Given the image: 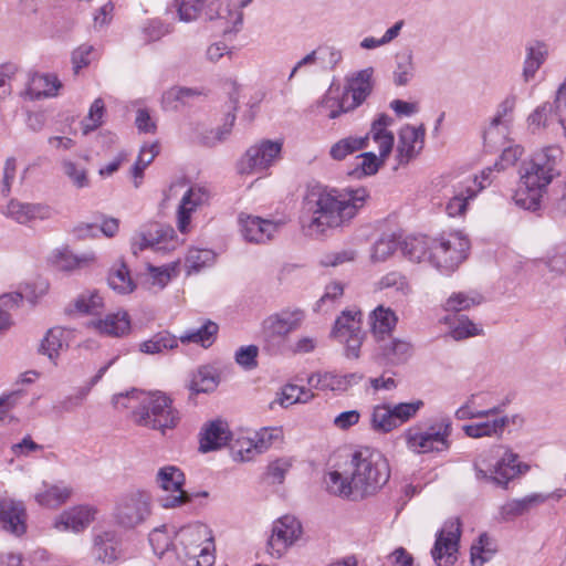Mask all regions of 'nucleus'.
<instances>
[{"label": "nucleus", "mask_w": 566, "mask_h": 566, "mask_svg": "<svg viewBox=\"0 0 566 566\" xmlns=\"http://www.w3.org/2000/svg\"><path fill=\"white\" fill-rule=\"evenodd\" d=\"M369 195L365 188L338 191L316 185L308 188L303 205L301 224L308 237H319L327 229L349 222L364 207Z\"/></svg>", "instance_id": "f257e3e1"}, {"label": "nucleus", "mask_w": 566, "mask_h": 566, "mask_svg": "<svg viewBox=\"0 0 566 566\" xmlns=\"http://www.w3.org/2000/svg\"><path fill=\"white\" fill-rule=\"evenodd\" d=\"M562 149L556 146L546 147L536 153L521 170V182L515 195V202L524 209L539 208L543 195L553 179L559 176L558 165Z\"/></svg>", "instance_id": "f03ea898"}, {"label": "nucleus", "mask_w": 566, "mask_h": 566, "mask_svg": "<svg viewBox=\"0 0 566 566\" xmlns=\"http://www.w3.org/2000/svg\"><path fill=\"white\" fill-rule=\"evenodd\" d=\"M116 408L132 409L133 421L142 427L165 432L172 429L179 421L178 411L171 400L161 392H144L132 390L113 397Z\"/></svg>", "instance_id": "7ed1b4c3"}, {"label": "nucleus", "mask_w": 566, "mask_h": 566, "mask_svg": "<svg viewBox=\"0 0 566 566\" xmlns=\"http://www.w3.org/2000/svg\"><path fill=\"white\" fill-rule=\"evenodd\" d=\"M502 448L496 447L489 453L479 454L473 462V469L478 481L492 483L506 490L510 482L530 471V465L521 462L520 455L506 447L503 454L495 462H491V453Z\"/></svg>", "instance_id": "20e7f679"}, {"label": "nucleus", "mask_w": 566, "mask_h": 566, "mask_svg": "<svg viewBox=\"0 0 566 566\" xmlns=\"http://www.w3.org/2000/svg\"><path fill=\"white\" fill-rule=\"evenodd\" d=\"M350 463L356 495L360 497L374 494L389 480L387 459L379 451L363 448L353 454Z\"/></svg>", "instance_id": "39448f33"}, {"label": "nucleus", "mask_w": 566, "mask_h": 566, "mask_svg": "<svg viewBox=\"0 0 566 566\" xmlns=\"http://www.w3.org/2000/svg\"><path fill=\"white\" fill-rule=\"evenodd\" d=\"M151 515V497L142 490H132L119 495L113 510L114 523L124 530H134Z\"/></svg>", "instance_id": "423d86ee"}, {"label": "nucleus", "mask_w": 566, "mask_h": 566, "mask_svg": "<svg viewBox=\"0 0 566 566\" xmlns=\"http://www.w3.org/2000/svg\"><path fill=\"white\" fill-rule=\"evenodd\" d=\"M469 248L470 242L464 234L449 233L430 241L428 262L441 272H452L465 260Z\"/></svg>", "instance_id": "0eeeda50"}, {"label": "nucleus", "mask_w": 566, "mask_h": 566, "mask_svg": "<svg viewBox=\"0 0 566 566\" xmlns=\"http://www.w3.org/2000/svg\"><path fill=\"white\" fill-rule=\"evenodd\" d=\"M452 424L449 418H442L431 424L427 430L412 427L406 433L408 449L415 453L443 452L450 448L449 437Z\"/></svg>", "instance_id": "6e6552de"}, {"label": "nucleus", "mask_w": 566, "mask_h": 566, "mask_svg": "<svg viewBox=\"0 0 566 566\" xmlns=\"http://www.w3.org/2000/svg\"><path fill=\"white\" fill-rule=\"evenodd\" d=\"M282 147V142L270 139L250 146L238 163V172L253 175L265 171L280 158Z\"/></svg>", "instance_id": "1a4fd4ad"}, {"label": "nucleus", "mask_w": 566, "mask_h": 566, "mask_svg": "<svg viewBox=\"0 0 566 566\" xmlns=\"http://www.w3.org/2000/svg\"><path fill=\"white\" fill-rule=\"evenodd\" d=\"M532 127L552 128L562 130L566 136V77L556 92L554 103H544L528 116Z\"/></svg>", "instance_id": "9d476101"}, {"label": "nucleus", "mask_w": 566, "mask_h": 566, "mask_svg": "<svg viewBox=\"0 0 566 566\" xmlns=\"http://www.w3.org/2000/svg\"><path fill=\"white\" fill-rule=\"evenodd\" d=\"M185 480L184 472L175 465H166L158 470L156 483L164 493L158 499L163 507L174 509L190 502L191 496L182 489Z\"/></svg>", "instance_id": "9b49d317"}, {"label": "nucleus", "mask_w": 566, "mask_h": 566, "mask_svg": "<svg viewBox=\"0 0 566 566\" xmlns=\"http://www.w3.org/2000/svg\"><path fill=\"white\" fill-rule=\"evenodd\" d=\"M303 535L301 522L293 515H284L274 521L266 552L274 558H281Z\"/></svg>", "instance_id": "f8f14e48"}, {"label": "nucleus", "mask_w": 566, "mask_h": 566, "mask_svg": "<svg viewBox=\"0 0 566 566\" xmlns=\"http://www.w3.org/2000/svg\"><path fill=\"white\" fill-rule=\"evenodd\" d=\"M332 335L345 345L348 358H358L364 339L361 329V312L344 311L336 319Z\"/></svg>", "instance_id": "ddd939ff"}, {"label": "nucleus", "mask_w": 566, "mask_h": 566, "mask_svg": "<svg viewBox=\"0 0 566 566\" xmlns=\"http://www.w3.org/2000/svg\"><path fill=\"white\" fill-rule=\"evenodd\" d=\"M461 537V522L458 517L444 522L436 535L431 556L437 566H452L457 562Z\"/></svg>", "instance_id": "4468645a"}, {"label": "nucleus", "mask_w": 566, "mask_h": 566, "mask_svg": "<svg viewBox=\"0 0 566 566\" xmlns=\"http://www.w3.org/2000/svg\"><path fill=\"white\" fill-rule=\"evenodd\" d=\"M374 69L367 67L355 73L348 78L347 86L339 103V109L332 111L329 118H336L342 113H346L358 107L365 102L373 91Z\"/></svg>", "instance_id": "2eb2a0df"}, {"label": "nucleus", "mask_w": 566, "mask_h": 566, "mask_svg": "<svg viewBox=\"0 0 566 566\" xmlns=\"http://www.w3.org/2000/svg\"><path fill=\"white\" fill-rule=\"evenodd\" d=\"M304 317V312L300 308H285L268 316L262 323L265 342L269 344L283 342L290 333L301 326Z\"/></svg>", "instance_id": "dca6fc26"}, {"label": "nucleus", "mask_w": 566, "mask_h": 566, "mask_svg": "<svg viewBox=\"0 0 566 566\" xmlns=\"http://www.w3.org/2000/svg\"><path fill=\"white\" fill-rule=\"evenodd\" d=\"M238 221L244 240L256 244L271 241L283 226L282 221H272L247 213H240Z\"/></svg>", "instance_id": "f3484780"}, {"label": "nucleus", "mask_w": 566, "mask_h": 566, "mask_svg": "<svg viewBox=\"0 0 566 566\" xmlns=\"http://www.w3.org/2000/svg\"><path fill=\"white\" fill-rule=\"evenodd\" d=\"M176 539L188 557H197L202 546L214 548L211 531L202 523H193L181 527L176 534Z\"/></svg>", "instance_id": "a211bd4d"}, {"label": "nucleus", "mask_w": 566, "mask_h": 566, "mask_svg": "<svg viewBox=\"0 0 566 566\" xmlns=\"http://www.w3.org/2000/svg\"><path fill=\"white\" fill-rule=\"evenodd\" d=\"M426 127L405 125L399 132L396 159L398 165H407L415 159L423 148Z\"/></svg>", "instance_id": "6ab92c4d"}, {"label": "nucleus", "mask_w": 566, "mask_h": 566, "mask_svg": "<svg viewBox=\"0 0 566 566\" xmlns=\"http://www.w3.org/2000/svg\"><path fill=\"white\" fill-rule=\"evenodd\" d=\"M210 199V192L201 186H192L182 196L178 212L177 227L181 233H187L191 220V213L206 205Z\"/></svg>", "instance_id": "aec40b11"}, {"label": "nucleus", "mask_w": 566, "mask_h": 566, "mask_svg": "<svg viewBox=\"0 0 566 566\" xmlns=\"http://www.w3.org/2000/svg\"><path fill=\"white\" fill-rule=\"evenodd\" d=\"M282 439L281 428H262L255 433L254 439L242 442L241 448L237 450V455L241 461H250L255 454L263 453L275 442H281Z\"/></svg>", "instance_id": "412c9836"}, {"label": "nucleus", "mask_w": 566, "mask_h": 566, "mask_svg": "<svg viewBox=\"0 0 566 566\" xmlns=\"http://www.w3.org/2000/svg\"><path fill=\"white\" fill-rule=\"evenodd\" d=\"M363 379L356 373L339 375L335 371H316L307 377L310 387L318 390L345 391Z\"/></svg>", "instance_id": "4be33fe9"}, {"label": "nucleus", "mask_w": 566, "mask_h": 566, "mask_svg": "<svg viewBox=\"0 0 566 566\" xmlns=\"http://www.w3.org/2000/svg\"><path fill=\"white\" fill-rule=\"evenodd\" d=\"M52 208L44 203L22 202L11 199L7 206V214L21 224L33 220H45L52 217Z\"/></svg>", "instance_id": "5701e85b"}, {"label": "nucleus", "mask_w": 566, "mask_h": 566, "mask_svg": "<svg viewBox=\"0 0 566 566\" xmlns=\"http://www.w3.org/2000/svg\"><path fill=\"white\" fill-rule=\"evenodd\" d=\"M87 326L101 335L123 337L130 332V318L127 312L118 311L105 315L104 318L92 319Z\"/></svg>", "instance_id": "b1692460"}, {"label": "nucleus", "mask_w": 566, "mask_h": 566, "mask_svg": "<svg viewBox=\"0 0 566 566\" xmlns=\"http://www.w3.org/2000/svg\"><path fill=\"white\" fill-rule=\"evenodd\" d=\"M25 518V507L21 502L0 500V523L3 530L18 536L22 535L27 528Z\"/></svg>", "instance_id": "393cba45"}, {"label": "nucleus", "mask_w": 566, "mask_h": 566, "mask_svg": "<svg viewBox=\"0 0 566 566\" xmlns=\"http://www.w3.org/2000/svg\"><path fill=\"white\" fill-rule=\"evenodd\" d=\"M96 510L87 505L74 506L63 512L55 522L60 531L81 532L95 518Z\"/></svg>", "instance_id": "a878e982"}, {"label": "nucleus", "mask_w": 566, "mask_h": 566, "mask_svg": "<svg viewBox=\"0 0 566 566\" xmlns=\"http://www.w3.org/2000/svg\"><path fill=\"white\" fill-rule=\"evenodd\" d=\"M231 439V431L226 421L216 419L208 422L201 431L200 450L209 452L224 447Z\"/></svg>", "instance_id": "bb28decb"}, {"label": "nucleus", "mask_w": 566, "mask_h": 566, "mask_svg": "<svg viewBox=\"0 0 566 566\" xmlns=\"http://www.w3.org/2000/svg\"><path fill=\"white\" fill-rule=\"evenodd\" d=\"M515 417L501 416L493 420L481 421L476 423L465 424L462 430L467 437L472 439L480 438H501L505 428L514 422Z\"/></svg>", "instance_id": "cd10ccee"}, {"label": "nucleus", "mask_w": 566, "mask_h": 566, "mask_svg": "<svg viewBox=\"0 0 566 566\" xmlns=\"http://www.w3.org/2000/svg\"><path fill=\"white\" fill-rule=\"evenodd\" d=\"M252 1L253 0H238V3L233 8L226 6L224 8L218 9L214 8L216 3L211 2L205 14L209 20H213L214 18L224 20L226 33L237 31L238 27L241 25L243 21V13L241 10Z\"/></svg>", "instance_id": "c85d7f7f"}, {"label": "nucleus", "mask_w": 566, "mask_h": 566, "mask_svg": "<svg viewBox=\"0 0 566 566\" xmlns=\"http://www.w3.org/2000/svg\"><path fill=\"white\" fill-rule=\"evenodd\" d=\"M392 118L387 114H380L371 124L369 133L366 135L371 138L379 148L380 156L388 158L394 147V134L388 130L392 124Z\"/></svg>", "instance_id": "c756f323"}, {"label": "nucleus", "mask_w": 566, "mask_h": 566, "mask_svg": "<svg viewBox=\"0 0 566 566\" xmlns=\"http://www.w3.org/2000/svg\"><path fill=\"white\" fill-rule=\"evenodd\" d=\"M43 486L44 490L34 495L35 502L43 507L56 509L66 503L73 494V489L63 482L56 484L44 483Z\"/></svg>", "instance_id": "7c9ffc66"}, {"label": "nucleus", "mask_w": 566, "mask_h": 566, "mask_svg": "<svg viewBox=\"0 0 566 566\" xmlns=\"http://www.w3.org/2000/svg\"><path fill=\"white\" fill-rule=\"evenodd\" d=\"M202 96H206L202 87L172 86L163 94L161 104L166 109L176 111Z\"/></svg>", "instance_id": "2f4dec72"}, {"label": "nucleus", "mask_w": 566, "mask_h": 566, "mask_svg": "<svg viewBox=\"0 0 566 566\" xmlns=\"http://www.w3.org/2000/svg\"><path fill=\"white\" fill-rule=\"evenodd\" d=\"M548 495L534 493L523 499L512 500L500 507L499 514L502 521H510L528 512L531 507L544 503Z\"/></svg>", "instance_id": "473e14b6"}, {"label": "nucleus", "mask_w": 566, "mask_h": 566, "mask_svg": "<svg viewBox=\"0 0 566 566\" xmlns=\"http://www.w3.org/2000/svg\"><path fill=\"white\" fill-rule=\"evenodd\" d=\"M120 542L113 531H105L96 535L94 541V553L103 563L116 560L120 553Z\"/></svg>", "instance_id": "72a5a7b5"}, {"label": "nucleus", "mask_w": 566, "mask_h": 566, "mask_svg": "<svg viewBox=\"0 0 566 566\" xmlns=\"http://www.w3.org/2000/svg\"><path fill=\"white\" fill-rule=\"evenodd\" d=\"M67 346V333L61 327H54L48 331L41 340L39 352L49 357L56 365L60 352Z\"/></svg>", "instance_id": "f704fd0d"}, {"label": "nucleus", "mask_w": 566, "mask_h": 566, "mask_svg": "<svg viewBox=\"0 0 566 566\" xmlns=\"http://www.w3.org/2000/svg\"><path fill=\"white\" fill-rule=\"evenodd\" d=\"M218 331V325L208 319L199 328L187 331L179 337V340L182 344L195 343L207 348L214 343Z\"/></svg>", "instance_id": "c9c22d12"}, {"label": "nucleus", "mask_w": 566, "mask_h": 566, "mask_svg": "<svg viewBox=\"0 0 566 566\" xmlns=\"http://www.w3.org/2000/svg\"><path fill=\"white\" fill-rule=\"evenodd\" d=\"M397 323L396 314L384 306H378L370 314L371 332L378 339H384Z\"/></svg>", "instance_id": "e433bc0d"}, {"label": "nucleus", "mask_w": 566, "mask_h": 566, "mask_svg": "<svg viewBox=\"0 0 566 566\" xmlns=\"http://www.w3.org/2000/svg\"><path fill=\"white\" fill-rule=\"evenodd\" d=\"M381 355L391 365L405 364L412 355V345L403 339H391L380 346Z\"/></svg>", "instance_id": "4c0bfd02"}, {"label": "nucleus", "mask_w": 566, "mask_h": 566, "mask_svg": "<svg viewBox=\"0 0 566 566\" xmlns=\"http://www.w3.org/2000/svg\"><path fill=\"white\" fill-rule=\"evenodd\" d=\"M327 491L334 495L342 497H360L356 495L353 476H344L338 471L329 472L325 479Z\"/></svg>", "instance_id": "58836bf2"}, {"label": "nucleus", "mask_w": 566, "mask_h": 566, "mask_svg": "<svg viewBox=\"0 0 566 566\" xmlns=\"http://www.w3.org/2000/svg\"><path fill=\"white\" fill-rule=\"evenodd\" d=\"M368 146V136H349L335 143L329 149V156L334 160H343L348 155L363 150Z\"/></svg>", "instance_id": "ea45409f"}, {"label": "nucleus", "mask_w": 566, "mask_h": 566, "mask_svg": "<svg viewBox=\"0 0 566 566\" xmlns=\"http://www.w3.org/2000/svg\"><path fill=\"white\" fill-rule=\"evenodd\" d=\"M482 302L483 296L476 291L455 292L447 298L443 307L448 312H460L480 305Z\"/></svg>", "instance_id": "a19ab883"}, {"label": "nucleus", "mask_w": 566, "mask_h": 566, "mask_svg": "<svg viewBox=\"0 0 566 566\" xmlns=\"http://www.w3.org/2000/svg\"><path fill=\"white\" fill-rule=\"evenodd\" d=\"M178 340L179 338L171 335L169 332H159L140 344V352L151 355L160 354L164 350L178 347Z\"/></svg>", "instance_id": "79ce46f5"}, {"label": "nucleus", "mask_w": 566, "mask_h": 566, "mask_svg": "<svg viewBox=\"0 0 566 566\" xmlns=\"http://www.w3.org/2000/svg\"><path fill=\"white\" fill-rule=\"evenodd\" d=\"M108 285L120 294L134 291L135 284L125 263L122 262L112 268L108 275Z\"/></svg>", "instance_id": "37998d69"}, {"label": "nucleus", "mask_w": 566, "mask_h": 566, "mask_svg": "<svg viewBox=\"0 0 566 566\" xmlns=\"http://www.w3.org/2000/svg\"><path fill=\"white\" fill-rule=\"evenodd\" d=\"M370 426L377 432H390L398 427V421L394 419L391 407L388 405L375 406L370 416Z\"/></svg>", "instance_id": "c03bdc74"}, {"label": "nucleus", "mask_w": 566, "mask_h": 566, "mask_svg": "<svg viewBox=\"0 0 566 566\" xmlns=\"http://www.w3.org/2000/svg\"><path fill=\"white\" fill-rule=\"evenodd\" d=\"M165 233L163 229L156 228L155 230L149 229L148 231H143L136 233L132 239V251L135 255L138 252L151 248L154 250H160V243Z\"/></svg>", "instance_id": "a18cd8bd"}, {"label": "nucleus", "mask_w": 566, "mask_h": 566, "mask_svg": "<svg viewBox=\"0 0 566 566\" xmlns=\"http://www.w3.org/2000/svg\"><path fill=\"white\" fill-rule=\"evenodd\" d=\"M496 548L488 534L483 533L471 546V565L483 566L495 554Z\"/></svg>", "instance_id": "49530a36"}, {"label": "nucleus", "mask_w": 566, "mask_h": 566, "mask_svg": "<svg viewBox=\"0 0 566 566\" xmlns=\"http://www.w3.org/2000/svg\"><path fill=\"white\" fill-rule=\"evenodd\" d=\"M517 97L515 94H509L497 106L494 117L484 132V139H493L497 127L504 122L505 117L512 114L515 108Z\"/></svg>", "instance_id": "de8ad7c7"}, {"label": "nucleus", "mask_w": 566, "mask_h": 566, "mask_svg": "<svg viewBox=\"0 0 566 566\" xmlns=\"http://www.w3.org/2000/svg\"><path fill=\"white\" fill-rule=\"evenodd\" d=\"M74 307L80 314L98 315L104 308V303L97 292H84L74 301Z\"/></svg>", "instance_id": "09e8293b"}, {"label": "nucleus", "mask_w": 566, "mask_h": 566, "mask_svg": "<svg viewBox=\"0 0 566 566\" xmlns=\"http://www.w3.org/2000/svg\"><path fill=\"white\" fill-rule=\"evenodd\" d=\"M430 242L426 238H408L402 242V253L413 262L428 261Z\"/></svg>", "instance_id": "8fccbe9b"}, {"label": "nucleus", "mask_w": 566, "mask_h": 566, "mask_svg": "<svg viewBox=\"0 0 566 566\" xmlns=\"http://www.w3.org/2000/svg\"><path fill=\"white\" fill-rule=\"evenodd\" d=\"M478 190L471 186L461 187L447 203L446 211L450 217H458L465 212L468 201L475 197Z\"/></svg>", "instance_id": "3c124183"}, {"label": "nucleus", "mask_w": 566, "mask_h": 566, "mask_svg": "<svg viewBox=\"0 0 566 566\" xmlns=\"http://www.w3.org/2000/svg\"><path fill=\"white\" fill-rule=\"evenodd\" d=\"M237 106H233V111L229 112L226 115L224 123L222 126L217 129H211L207 135L202 137V144L208 147H213L222 142H224L229 135L231 134L233 124L235 122V112Z\"/></svg>", "instance_id": "603ef678"}, {"label": "nucleus", "mask_w": 566, "mask_h": 566, "mask_svg": "<svg viewBox=\"0 0 566 566\" xmlns=\"http://www.w3.org/2000/svg\"><path fill=\"white\" fill-rule=\"evenodd\" d=\"M378 286L380 290H392L399 297H406L411 293V286L407 277L399 272H390L384 275Z\"/></svg>", "instance_id": "864d4df0"}, {"label": "nucleus", "mask_w": 566, "mask_h": 566, "mask_svg": "<svg viewBox=\"0 0 566 566\" xmlns=\"http://www.w3.org/2000/svg\"><path fill=\"white\" fill-rule=\"evenodd\" d=\"M399 245V241L395 234H384L371 248V260L374 262L386 261L391 256Z\"/></svg>", "instance_id": "5fc2aeb1"}, {"label": "nucleus", "mask_w": 566, "mask_h": 566, "mask_svg": "<svg viewBox=\"0 0 566 566\" xmlns=\"http://www.w3.org/2000/svg\"><path fill=\"white\" fill-rule=\"evenodd\" d=\"M218 386V378L211 369L203 367L198 370L190 381L189 389L195 394L213 391Z\"/></svg>", "instance_id": "6e6d98bb"}, {"label": "nucleus", "mask_w": 566, "mask_h": 566, "mask_svg": "<svg viewBox=\"0 0 566 566\" xmlns=\"http://www.w3.org/2000/svg\"><path fill=\"white\" fill-rule=\"evenodd\" d=\"M56 76L50 74L36 75L31 81L30 91L36 97L53 96L60 87Z\"/></svg>", "instance_id": "4d7b16f0"}, {"label": "nucleus", "mask_w": 566, "mask_h": 566, "mask_svg": "<svg viewBox=\"0 0 566 566\" xmlns=\"http://www.w3.org/2000/svg\"><path fill=\"white\" fill-rule=\"evenodd\" d=\"M158 153L159 146L157 144H151L149 146L142 147L137 160L132 168V175L135 179L136 188L139 187L138 179H142L144 170L149 164L153 163Z\"/></svg>", "instance_id": "13d9d810"}, {"label": "nucleus", "mask_w": 566, "mask_h": 566, "mask_svg": "<svg viewBox=\"0 0 566 566\" xmlns=\"http://www.w3.org/2000/svg\"><path fill=\"white\" fill-rule=\"evenodd\" d=\"M216 254L209 249H190L186 258L188 273L199 272L214 262Z\"/></svg>", "instance_id": "bf43d9fd"}, {"label": "nucleus", "mask_w": 566, "mask_h": 566, "mask_svg": "<svg viewBox=\"0 0 566 566\" xmlns=\"http://www.w3.org/2000/svg\"><path fill=\"white\" fill-rule=\"evenodd\" d=\"M397 56V65L394 71V83L397 86L407 85L413 76V63L410 51Z\"/></svg>", "instance_id": "052dcab7"}, {"label": "nucleus", "mask_w": 566, "mask_h": 566, "mask_svg": "<svg viewBox=\"0 0 566 566\" xmlns=\"http://www.w3.org/2000/svg\"><path fill=\"white\" fill-rule=\"evenodd\" d=\"M474 396H471L470 399L461 406L455 411V418L459 420H467V419H480V418H489L493 416H499L503 412V406H494L490 409L485 410H475L472 408Z\"/></svg>", "instance_id": "680f3d73"}, {"label": "nucleus", "mask_w": 566, "mask_h": 566, "mask_svg": "<svg viewBox=\"0 0 566 566\" xmlns=\"http://www.w3.org/2000/svg\"><path fill=\"white\" fill-rule=\"evenodd\" d=\"M358 158L360 159V161L357 164L355 170L352 172L355 174L357 177L375 175L387 159L382 158L380 155L379 157H377L371 151L363 153L358 156Z\"/></svg>", "instance_id": "e2e57ef3"}, {"label": "nucleus", "mask_w": 566, "mask_h": 566, "mask_svg": "<svg viewBox=\"0 0 566 566\" xmlns=\"http://www.w3.org/2000/svg\"><path fill=\"white\" fill-rule=\"evenodd\" d=\"M105 113V103L102 98H96L88 111L87 116L82 120V130L84 135L97 129L103 124Z\"/></svg>", "instance_id": "0e129e2a"}, {"label": "nucleus", "mask_w": 566, "mask_h": 566, "mask_svg": "<svg viewBox=\"0 0 566 566\" xmlns=\"http://www.w3.org/2000/svg\"><path fill=\"white\" fill-rule=\"evenodd\" d=\"M208 0H175L179 19L185 22L196 20Z\"/></svg>", "instance_id": "69168bd1"}, {"label": "nucleus", "mask_w": 566, "mask_h": 566, "mask_svg": "<svg viewBox=\"0 0 566 566\" xmlns=\"http://www.w3.org/2000/svg\"><path fill=\"white\" fill-rule=\"evenodd\" d=\"M149 543L154 549V553L161 556L165 552L169 551L171 546H175L171 541L167 526L163 525L160 527L154 528L149 534Z\"/></svg>", "instance_id": "338daca9"}, {"label": "nucleus", "mask_w": 566, "mask_h": 566, "mask_svg": "<svg viewBox=\"0 0 566 566\" xmlns=\"http://www.w3.org/2000/svg\"><path fill=\"white\" fill-rule=\"evenodd\" d=\"M546 266L548 271L557 276L566 273V247L559 245L554 253L547 256Z\"/></svg>", "instance_id": "774afa93"}]
</instances>
